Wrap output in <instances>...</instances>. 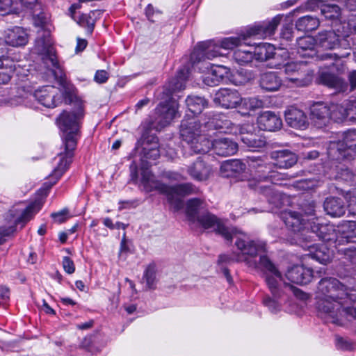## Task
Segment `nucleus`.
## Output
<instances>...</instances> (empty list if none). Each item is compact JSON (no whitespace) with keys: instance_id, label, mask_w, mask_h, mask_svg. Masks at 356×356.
<instances>
[{"instance_id":"1","label":"nucleus","mask_w":356,"mask_h":356,"mask_svg":"<svg viewBox=\"0 0 356 356\" xmlns=\"http://www.w3.org/2000/svg\"><path fill=\"white\" fill-rule=\"evenodd\" d=\"M84 116V106L81 100L75 102L72 111H63L57 118L58 127L63 132L64 151L58 154L59 162L50 175L53 181L51 188L61 177L72 162L74 152L76 147L81 120Z\"/></svg>"},{"instance_id":"2","label":"nucleus","mask_w":356,"mask_h":356,"mask_svg":"<svg viewBox=\"0 0 356 356\" xmlns=\"http://www.w3.org/2000/svg\"><path fill=\"white\" fill-rule=\"evenodd\" d=\"M315 294L318 312L325 314L331 323L342 325L341 309L348 300H355L354 294L334 277L321 279Z\"/></svg>"},{"instance_id":"3","label":"nucleus","mask_w":356,"mask_h":356,"mask_svg":"<svg viewBox=\"0 0 356 356\" xmlns=\"http://www.w3.org/2000/svg\"><path fill=\"white\" fill-rule=\"evenodd\" d=\"M259 266L272 294V297L268 296L265 297L263 303L272 313L280 311L282 304L279 300L287 291H291L294 296L301 300L307 298V294L300 289L282 282V273L266 255L260 256Z\"/></svg>"},{"instance_id":"4","label":"nucleus","mask_w":356,"mask_h":356,"mask_svg":"<svg viewBox=\"0 0 356 356\" xmlns=\"http://www.w3.org/2000/svg\"><path fill=\"white\" fill-rule=\"evenodd\" d=\"M195 222L205 229H213L227 242L235 239V245L245 254H254L257 252L255 245L261 249L264 247V243L248 241L247 234L236 228L226 227L220 219L207 210L197 216Z\"/></svg>"},{"instance_id":"5","label":"nucleus","mask_w":356,"mask_h":356,"mask_svg":"<svg viewBox=\"0 0 356 356\" xmlns=\"http://www.w3.org/2000/svg\"><path fill=\"white\" fill-rule=\"evenodd\" d=\"M287 179V175L272 170L271 164L259 165V169L255 170L248 180V186L264 194L270 204L275 207H280L284 204L285 195L275 191L271 184H278L280 181Z\"/></svg>"},{"instance_id":"6","label":"nucleus","mask_w":356,"mask_h":356,"mask_svg":"<svg viewBox=\"0 0 356 356\" xmlns=\"http://www.w3.org/2000/svg\"><path fill=\"white\" fill-rule=\"evenodd\" d=\"M180 136L195 154H206L212 147L213 136L195 118L184 119L180 125Z\"/></svg>"},{"instance_id":"7","label":"nucleus","mask_w":356,"mask_h":356,"mask_svg":"<svg viewBox=\"0 0 356 356\" xmlns=\"http://www.w3.org/2000/svg\"><path fill=\"white\" fill-rule=\"evenodd\" d=\"M283 17L282 15H277L273 17L271 21L263 22L250 27L246 31V33L239 37L225 38L221 40L219 44L221 49H232L238 46H241L242 42H244L247 38L252 36H259L266 38L274 34L277 26Z\"/></svg>"},{"instance_id":"8","label":"nucleus","mask_w":356,"mask_h":356,"mask_svg":"<svg viewBox=\"0 0 356 356\" xmlns=\"http://www.w3.org/2000/svg\"><path fill=\"white\" fill-rule=\"evenodd\" d=\"M34 51L36 54L42 56L43 63L48 67L56 69L54 75L62 79L64 76V72L60 65L54 48L52 46L50 38V32L45 29H41L38 32V37L35 42Z\"/></svg>"},{"instance_id":"9","label":"nucleus","mask_w":356,"mask_h":356,"mask_svg":"<svg viewBox=\"0 0 356 356\" xmlns=\"http://www.w3.org/2000/svg\"><path fill=\"white\" fill-rule=\"evenodd\" d=\"M63 77H65V76ZM56 78L60 79L64 88L63 94H60L55 87L47 86L35 90L33 95L35 99L47 108H55L58 106L62 102L63 97H65V99H69L70 102L75 98L74 87L64 83V78L62 79L56 76Z\"/></svg>"},{"instance_id":"10","label":"nucleus","mask_w":356,"mask_h":356,"mask_svg":"<svg viewBox=\"0 0 356 356\" xmlns=\"http://www.w3.org/2000/svg\"><path fill=\"white\" fill-rule=\"evenodd\" d=\"M351 152H356V129L345 132L342 140L331 142L327 148V156L330 161L341 163L352 157Z\"/></svg>"},{"instance_id":"11","label":"nucleus","mask_w":356,"mask_h":356,"mask_svg":"<svg viewBox=\"0 0 356 356\" xmlns=\"http://www.w3.org/2000/svg\"><path fill=\"white\" fill-rule=\"evenodd\" d=\"M286 82L292 86L305 87L312 81L313 72L302 62H290L284 65Z\"/></svg>"},{"instance_id":"12","label":"nucleus","mask_w":356,"mask_h":356,"mask_svg":"<svg viewBox=\"0 0 356 356\" xmlns=\"http://www.w3.org/2000/svg\"><path fill=\"white\" fill-rule=\"evenodd\" d=\"M315 37L316 47L323 50H332L337 48L348 50L350 48L348 33L340 35L332 30L322 31L318 32Z\"/></svg>"},{"instance_id":"13","label":"nucleus","mask_w":356,"mask_h":356,"mask_svg":"<svg viewBox=\"0 0 356 356\" xmlns=\"http://www.w3.org/2000/svg\"><path fill=\"white\" fill-rule=\"evenodd\" d=\"M221 47L213 40L200 42L191 54V58L200 70L201 67L198 65L204 64L206 60H212L218 56L225 55L221 51Z\"/></svg>"},{"instance_id":"14","label":"nucleus","mask_w":356,"mask_h":356,"mask_svg":"<svg viewBox=\"0 0 356 356\" xmlns=\"http://www.w3.org/2000/svg\"><path fill=\"white\" fill-rule=\"evenodd\" d=\"M202 125L214 137L217 132L232 133L236 129L235 124L222 113H207L204 115Z\"/></svg>"},{"instance_id":"15","label":"nucleus","mask_w":356,"mask_h":356,"mask_svg":"<svg viewBox=\"0 0 356 356\" xmlns=\"http://www.w3.org/2000/svg\"><path fill=\"white\" fill-rule=\"evenodd\" d=\"M270 158L275 161L274 163H264L261 160H252V168L259 169V165L271 164L273 167L278 168H289L294 165L298 161L296 155L288 149L274 151L270 153Z\"/></svg>"},{"instance_id":"16","label":"nucleus","mask_w":356,"mask_h":356,"mask_svg":"<svg viewBox=\"0 0 356 356\" xmlns=\"http://www.w3.org/2000/svg\"><path fill=\"white\" fill-rule=\"evenodd\" d=\"M309 229L323 241L334 243L336 245L340 244L341 241L340 238L346 239L348 238L347 235L339 236L333 225L321 223L318 218H316V221H312Z\"/></svg>"},{"instance_id":"17","label":"nucleus","mask_w":356,"mask_h":356,"mask_svg":"<svg viewBox=\"0 0 356 356\" xmlns=\"http://www.w3.org/2000/svg\"><path fill=\"white\" fill-rule=\"evenodd\" d=\"M247 240L249 241L264 243V248L261 249V248H258L257 247V245H255V247H256L255 249H257V252L253 255L249 254H245L242 252L241 250H239L237 248V249L240 251V253H238L237 254H232V255H228V254H220L218 257V263L222 264V263H229L230 261H237V262L245 261L249 266H253L254 268H260L259 262L257 263L255 261H252V259L255 258L259 254L260 257L261 255H263L262 254L263 253L266 252V251H267L266 243V242L261 241V240H250L248 236H247Z\"/></svg>"},{"instance_id":"18","label":"nucleus","mask_w":356,"mask_h":356,"mask_svg":"<svg viewBox=\"0 0 356 356\" xmlns=\"http://www.w3.org/2000/svg\"><path fill=\"white\" fill-rule=\"evenodd\" d=\"M281 218L286 226L294 232H300L304 229H309L310 219L305 218L302 214L298 211L286 210L281 214Z\"/></svg>"},{"instance_id":"19","label":"nucleus","mask_w":356,"mask_h":356,"mask_svg":"<svg viewBox=\"0 0 356 356\" xmlns=\"http://www.w3.org/2000/svg\"><path fill=\"white\" fill-rule=\"evenodd\" d=\"M310 119L317 128L325 127L330 120L329 106L323 102L314 103L310 107Z\"/></svg>"},{"instance_id":"20","label":"nucleus","mask_w":356,"mask_h":356,"mask_svg":"<svg viewBox=\"0 0 356 356\" xmlns=\"http://www.w3.org/2000/svg\"><path fill=\"white\" fill-rule=\"evenodd\" d=\"M207 70L202 76V80L208 86H215L221 83L227 76L228 68L223 65H211L210 63L204 64Z\"/></svg>"},{"instance_id":"21","label":"nucleus","mask_w":356,"mask_h":356,"mask_svg":"<svg viewBox=\"0 0 356 356\" xmlns=\"http://www.w3.org/2000/svg\"><path fill=\"white\" fill-rule=\"evenodd\" d=\"M178 103L170 100L166 104H160L156 108L158 116L156 119L161 128L168 125L178 115Z\"/></svg>"},{"instance_id":"22","label":"nucleus","mask_w":356,"mask_h":356,"mask_svg":"<svg viewBox=\"0 0 356 356\" xmlns=\"http://www.w3.org/2000/svg\"><path fill=\"white\" fill-rule=\"evenodd\" d=\"M214 102L223 108H233L242 102V98L234 89L220 88L215 94Z\"/></svg>"},{"instance_id":"23","label":"nucleus","mask_w":356,"mask_h":356,"mask_svg":"<svg viewBox=\"0 0 356 356\" xmlns=\"http://www.w3.org/2000/svg\"><path fill=\"white\" fill-rule=\"evenodd\" d=\"M284 116L286 123L292 128L305 130L309 124L306 113L295 106L289 107L284 112Z\"/></svg>"},{"instance_id":"24","label":"nucleus","mask_w":356,"mask_h":356,"mask_svg":"<svg viewBox=\"0 0 356 356\" xmlns=\"http://www.w3.org/2000/svg\"><path fill=\"white\" fill-rule=\"evenodd\" d=\"M149 167V165L147 163H143L141 167L140 182L143 189L147 193L154 191H157L161 194L167 193L168 185L156 180L154 175L148 170Z\"/></svg>"},{"instance_id":"25","label":"nucleus","mask_w":356,"mask_h":356,"mask_svg":"<svg viewBox=\"0 0 356 356\" xmlns=\"http://www.w3.org/2000/svg\"><path fill=\"white\" fill-rule=\"evenodd\" d=\"M187 172L192 179L198 181H205L213 173V168L204 160L199 157L188 167Z\"/></svg>"},{"instance_id":"26","label":"nucleus","mask_w":356,"mask_h":356,"mask_svg":"<svg viewBox=\"0 0 356 356\" xmlns=\"http://www.w3.org/2000/svg\"><path fill=\"white\" fill-rule=\"evenodd\" d=\"M3 38L6 45L13 47H22L29 42V35L26 30L20 26H14L4 31Z\"/></svg>"},{"instance_id":"27","label":"nucleus","mask_w":356,"mask_h":356,"mask_svg":"<svg viewBox=\"0 0 356 356\" xmlns=\"http://www.w3.org/2000/svg\"><path fill=\"white\" fill-rule=\"evenodd\" d=\"M318 84L334 89L337 92H345L348 90V83L341 78L327 72L318 73L316 80Z\"/></svg>"},{"instance_id":"28","label":"nucleus","mask_w":356,"mask_h":356,"mask_svg":"<svg viewBox=\"0 0 356 356\" xmlns=\"http://www.w3.org/2000/svg\"><path fill=\"white\" fill-rule=\"evenodd\" d=\"M259 128L264 131H275L281 129L282 120L280 115L272 111H265L257 118Z\"/></svg>"},{"instance_id":"29","label":"nucleus","mask_w":356,"mask_h":356,"mask_svg":"<svg viewBox=\"0 0 356 356\" xmlns=\"http://www.w3.org/2000/svg\"><path fill=\"white\" fill-rule=\"evenodd\" d=\"M286 277L293 283L307 284L312 280V270L310 268L297 265L288 269Z\"/></svg>"},{"instance_id":"30","label":"nucleus","mask_w":356,"mask_h":356,"mask_svg":"<svg viewBox=\"0 0 356 356\" xmlns=\"http://www.w3.org/2000/svg\"><path fill=\"white\" fill-rule=\"evenodd\" d=\"M211 148L217 155L229 156L237 152L238 145L228 138H213Z\"/></svg>"},{"instance_id":"31","label":"nucleus","mask_w":356,"mask_h":356,"mask_svg":"<svg viewBox=\"0 0 356 356\" xmlns=\"http://www.w3.org/2000/svg\"><path fill=\"white\" fill-rule=\"evenodd\" d=\"M308 248V257L321 264H327L333 257V251L325 243L309 245Z\"/></svg>"},{"instance_id":"32","label":"nucleus","mask_w":356,"mask_h":356,"mask_svg":"<svg viewBox=\"0 0 356 356\" xmlns=\"http://www.w3.org/2000/svg\"><path fill=\"white\" fill-rule=\"evenodd\" d=\"M315 46H316V37L307 35L297 39V53L301 57L313 58L316 56Z\"/></svg>"},{"instance_id":"33","label":"nucleus","mask_w":356,"mask_h":356,"mask_svg":"<svg viewBox=\"0 0 356 356\" xmlns=\"http://www.w3.org/2000/svg\"><path fill=\"white\" fill-rule=\"evenodd\" d=\"M282 84V79L275 72H267L260 75L259 86L266 91H277L280 88Z\"/></svg>"},{"instance_id":"34","label":"nucleus","mask_w":356,"mask_h":356,"mask_svg":"<svg viewBox=\"0 0 356 356\" xmlns=\"http://www.w3.org/2000/svg\"><path fill=\"white\" fill-rule=\"evenodd\" d=\"M325 212L332 217H341L346 211L343 200L339 197H327L323 203Z\"/></svg>"},{"instance_id":"35","label":"nucleus","mask_w":356,"mask_h":356,"mask_svg":"<svg viewBox=\"0 0 356 356\" xmlns=\"http://www.w3.org/2000/svg\"><path fill=\"white\" fill-rule=\"evenodd\" d=\"M206 203L200 198H192L186 202V213L190 222L195 223L197 216L206 211Z\"/></svg>"},{"instance_id":"36","label":"nucleus","mask_w":356,"mask_h":356,"mask_svg":"<svg viewBox=\"0 0 356 356\" xmlns=\"http://www.w3.org/2000/svg\"><path fill=\"white\" fill-rule=\"evenodd\" d=\"M246 165L241 160L232 159L227 160L222 163L220 171L226 177L234 176L235 174H239L245 171Z\"/></svg>"},{"instance_id":"37","label":"nucleus","mask_w":356,"mask_h":356,"mask_svg":"<svg viewBox=\"0 0 356 356\" xmlns=\"http://www.w3.org/2000/svg\"><path fill=\"white\" fill-rule=\"evenodd\" d=\"M320 25L319 19L311 15L300 17L296 22V28L302 32H309L316 30Z\"/></svg>"},{"instance_id":"38","label":"nucleus","mask_w":356,"mask_h":356,"mask_svg":"<svg viewBox=\"0 0 356 356\" xmlns=\"http://www.w3.org/2000/svg\"><path fill=\"white\" fill-rule=\"evenodd\" d=\"M275 47L269 43H262L255 47L253 57L259 61H266L272 58L275 55Z\"/></svg>"},{"instance_id":"39","label":"nucleus","mask_w":356,"mask_h":356,"mask_svg":"<svg viewBox=\"0 0 356 356\" xmlns=\"http://www.w3.org/2000/svg\"><path fill=\"white\" fill-rule=\"evenodd\" d=\"M41 207L42 204L39 201L30 203L22 211L21 216L15 220V225L22 224V227L41 209Z\"/></svg>"},{"instance_id":"40","label":"nucleus","mask_w":356,"mask_h":356,"mask_svg":"<svg viewBox=\"0 0 356 356\" xmlns=\"http://www.w3.org/2000/svg\"><path fill=\"white\" fill-rule=\"evenodd\" d=\"M188 109L194 115L200 114L207 106L208 102L202 97L188 96L186 99Z\"/></svg>"},{"instance_id":"41","label":"nucleus","mask_w":356,"mask_h":356,"mask_svg":"<svg viewBox=\"0 0 356 356\" xmlns=\"http://www.w3.org/2000/svg\"><path fill=\"white\" fill-rule=\"evenodd\" d=\"M189 76V70L188 67H184L177 72L175 79L170 81L169 87L171 92L181 90L185 88L186 81Z\"/></svg>"},{"instance_id":"42","label":"nucleus","mask_w":356,"mask_h":356,"mask_svg":"<svg viewBox=\"0 0 356 356\" xmlns=\"http://www.w3.org/2000/svg\"><path fill=\"white\" fill-rule=\"evenodd\" d=\"M167 193H173L177 196L184 197L198 193V188L191 183L177 184L174 186H168Z\"/></svg>"},{"instance_id":"43","label":"nucleus","mask_w":356,"mask_h":356,"mask_svg":"<svg viewBox=\"0 0 356 356\" xmlns=\"http://www.w3.org/2000/svg\"><path fill=\"white\" fill-rule=\"evenodd\" d=\"M350 293L354 294L353 298L355 300H348V303L344 305L341 309L342 325L344 324L345 319L348 321L356 319V291L351 289Z\"/></svg>"},{"instance_id":"44","label":"nucleus","mask_w":356,"mask_h":356,"mask_svg":"<svg viewBox=\"0 0 356 356\" xmlns=\"http://www.w3.org/2000/svg\"><path fill=\"white\" fill-rule=\"evenodd\" d=\"M334 179L346 182L349 185L356 186V174L353 173L348 168L336 166V175Z\"/></svg>"},{"instance_id":"45","label":"nucleus","mask_w":356,"mask_h":356,"mask_svg":"<svg viewBox=\"0 0 356 356\" xmlns=\"http://www.w3.org/2000/svg\"><path fill=\"white\" fill-rule=\"evenodd\" d=\"M330 112V120L340 122L345 120H348L346 103L343 104H331L329 106Z\"/></svg>"},{"instance_id":"46","label":"nucleus","mask_w":356,"mask_h":356,"mask_svg":"<svg viewBox=\"0 0 356 356\" xmlns=\"http://www.w3.org/2000/svg\"><path fill=\"white\" fill-rule=\"evenodd\" d=\"M0 68L13 73L15 70V59L11 56L8 50L0 56Z\"/></svg>"},{"instance_id":"47","label":"nucleus","mask_w":356,"mask_h":356,"mask_svg":"<svg viewBox=\"0 0 356 356\" xmlns=\"http://www.w3.org/2000/svg\"><path fill=\"white\" fill-rule=\"evenodd\" d=\"M233 58L239 65H243L250 63L253 57V53L250 50L239 48L234 52Z\"/></svg>"},{"instance_id":"48","label":"nucleus","mask_w":356,"mask_h":356,"mask_svg":"<svg viewBox=\"0 0 356 356\" xmlns=\"http://www.w3.org/2000/svg\"><path fill=\"white\" fill-rule=\"evenodd\" d=\"M143 157L145 159L156 160L160 156V151L158 146L157 138H152V147H143Z\"/></svg>"},{"instance_id":"49","label":"nucleus","mask_w":356,"mask_h":356,"mask_svg":"<svg viewBox=\"0 0 356 356\" xmlns=\"http://www.w3.org/2000/svg\"><path fill=\"white\" fill-rule=\"evenodd\" d=\"M321 14L327 19L338 18L340 15V8L335 4L321 5Z\"/></svg>"},{"instance_id":"50","label":"nucleus","mask_w":356,"mask_h":356,"mask_svg":"<svg viewBox=\"0 0 356 356\" xmlns=\"http://www.w3.org/2000/svg\"><path fill=\"white\" fill-rule=\"evenodd\" d=\"M143 279L146 282L147 289H155L156 284V269L154 265H149L144 273Z\"/></svg>"},{"instance_id":"51","label":"nucleus","mask_w":356,"mask_h":356,"mask_svg":"<svg viewBox=\"0 0 356 356\" xmlns=\"http://www.w3.org/2000/svg\"><path fill=\"white\" fill-rule=\"evenodd\" d=\"M31 13L33 18V23L35 26L42 28L44 27L47 23L48 17L46 13L42 10V8L38 10V8H33L31 10Z\"/></svg>"},{"instance_id":"52","label":"nucleus","mask_w":356,"mask_h":356,"mask_svg":"<svg viewBox=\"0 0 356 356\" xmlns=\"http://www.w3.org/2000/svg\"><path fill=\"white\" fill-rule=\"evenodd\" d=\"M243 105L250 111H254L263 106L264 102L262 100L257 97H250L248 99H242Z\"/></svg>"},{"instance_id":"53","label":"nucleus","mask_w":356,"mask_h":356,"mask_svg":"<svg viewBox=\"0 0 356 356\" xmlns=\"http://www.w3.org/2000/svg\"><path fill=\"white\" fill-rule=\"evenodd\" d=\"M354 343L348 338L339 336L336 337V346L341 350H351L354 348Z\"/></svg>"},{"instance_id":"54","label":"nucleus","mask_w":356,"mask_h":356,"mask_svg":"<svg viewBox=\"0 0 356 356\" xmlns=\"http://www.w3.org/2000/svg\"><path fill=\"white\" fill-rule=\"evenodd\" d=\"M163 195H166L168 202L172 207L174 211H178L183 207L182 200L179 197H177V195L175 193H164Z\"/></svg>"},{"instance_id":"55","label":"nucleus","mask_w":356,"mask_h":356,"mask_svg":"<svg viewBox=\"0 0 356 356\" xmlns=\"http://www.w3.org/2000/svg\"><path fill=\"white\" fill-rule=\"evenodd\" d=\"M348 120L356 122V100H350L346 102Z\"/></svg>"},{"instance_id":"56","label":"nucleus","mask_w":356,"mask_h":356,"mask_svg":"<svg viewBox=\"0 0 356 356\" xmlns=\"http://www.w3.org/2000/svg\"><path fill=\"white\" fill-rule=\"evenodd\" d=\"M241 140L250 147H259L264 145L263 140L257 141L254 136L250 135V136H243Z\"/></svg>"},{"instance_id":"57","label":"nucleus","mask_w":356,"mask_h":356,"mask_svg":"<svg viewBox=\"0 0 356 356\" xmlns=\"http://www.w3.org/2000/svg\"><path fill=\"white\" fill-rule=\"evenodd\" d=\"M51 216L55 222L62 223L68 218V210L63 209L59 212L53 213Z\"/></svg>"},{"instance_id":"58","label":"nucleus","mask_w":356,"mask_h":356,"mask_svg":"<svg viewBox=\"0 0 356 356\" xmlns=\"http://www.w3.org/2000/svg\"><path fill=\"white\" fill-rule=\"evenodd\" d=\"M63 267L65 271L68 274H72L75 271L74 264L73 261L68 257H63Z\"/></svg>"},{"instance_id":"59","label":"nucleus","mask_w":356,"mask_h":356,"mask_svg":"<svg viewBox=\"0 0 356 356\" xmlns=\"http://www.w3.org/2000/svg\"><path fill=\"white\" fill-rule=\"evenodd\" d=\"M22 7L27 10H31L33 8L40 9V4L38 0H17Z\"/></svg>"},{"instance_id":"60","label":"nucleus","mask_w":356,"mask_h":356,"mask_svg":"<svg viewBox=\"0 0 356 356\" xmlns=\"http://www.w3.org/2000/svg\"><path fill=\"white\" fill-rule=\"evenodd\" d=\"M350 54V51H346V52L342 53V54H337V53H333V54H323V55L321 56V60H327V59H330V60H337L340 59V58H346V57H348Z\"/></svg>"},{"instance_id":"61","label":"nucleus","mask_w":356,"mask_h":356,"mask_svg":"<svg viewBox=\"0 0 356 356\" xmlns=\"http://www.w3.org/2000/svg\"><path fill=\"white\" fill-rule=\"evenodd\" d=\"M15 231V226L1 227H0V244L5 241L4 237L9 236Z\"/></svg>"},{"instance_id":"62","label":"nucleus","mask_w":356,"mask_h":356,"mask_svg":"<svg viewBox=\"0 0 356 356\" xmlns=\"http://www.w3.org/2000/svg\"><path fill=\"white\" fill-rule=\"evenodd\" d=\"M10 299L9 289L4 286H0V306L5 305Z\"/></svg>"},{"instance_id":"63","label":"nucleus","mask_w":356,"mask_h":356,"mask_svg":"<svg viewBox=\"0 0 356 356\" xmlns=\"http://www.w3.org/2000/svg\"><path fill=\"white\" fill-rule=\"evenodd\" d=\"M108 79V74L105 70H97L95 74L94 80L98 83H104Z\"/></svg>"},{"instance_id":"64","label":"nucleus","mask_w":356,"mask_h":356,"mask_svg":"<svg viewBox=\"0 0 356 356\" xmlns=\"http://www.w3.org/2000/svg\"><path fill=\"white\" fill-rule=\"evenodd\" d=\"M348 207L350 212L356 215V191H353L349 196L348 200Z\"/></svg>"}]
</instances>
